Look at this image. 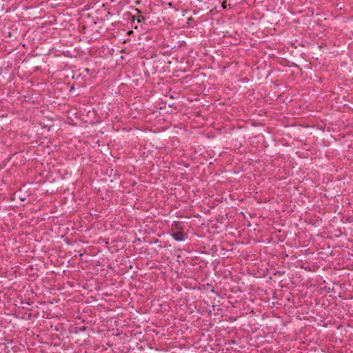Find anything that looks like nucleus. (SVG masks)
Listing matches in <instances>:
<instances>
[{
	"mask_svg": "<svg viewBox=\"0 0 353 353\" xmlns=\"http://www.w3.org/2000/svg\"><path fill=\"white\" fill-rule=\"evenodd\" d=\"M171 236L176 241L185 240L187 234L184 232L183 225L179 221H174L171 225Z\"/></svg>",
	"mask_w": 353,
	"mask_h": 353,
	"instance_id": "nucleus-1",
	"label": "nucleus"
},
{
	"mask_svg": "<svg viewBox=\"0 0 353 353\" xmlns=\"http://www.w3.org/2000/svg\"><path fill=\"white\" fill-rule=\"evenodd\" d=\"M144 17L143 16H139L137 19L138 23H141L144 20Z\"/></svg>",
	"mask_w": 353,
	"mask_h": 353,
	"instance_id": "nucleus-2",
	"label": "nucleus"
},
{
	"mask_svg": "<svg viewBox=\"0 0 353 353\" xmlns=\"http://www.w3.org/2000/svg\"><path fill=\"white\" fill-rule=\"evenodd\" d=\"M275 274L281 275V272H277Z\"/></svg>",
	"mask_w": 353,
	"mask_h": 353,
	"instance_id": "nucleus-3",
	"label": "nucleus"
},
{
	"mask_svg": "<svg viewBox=\"0 0 353 353\" xmlns=\"http://www.w3.org/2000/svg\"><path fill=\"white\" fill-rule=\"evenodd\" d=\"M222 6H223V8H225V4H224V3H223V4H222Z\"/></svg>",
	"mask_w": 353,
	"mask_h": 353,
	"instance_id": "nucleus-4",
	"label": "nucleus"
}]
</instances>
